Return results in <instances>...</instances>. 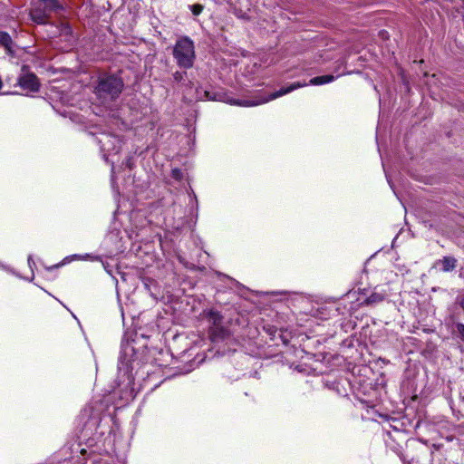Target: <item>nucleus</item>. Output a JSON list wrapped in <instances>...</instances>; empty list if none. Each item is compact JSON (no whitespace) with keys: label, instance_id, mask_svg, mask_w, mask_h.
Segmentation results:
<instances>
[{"label":"nucleus","instance_id":"f257e3e1","mask_svg":"<svg viewBox=\"0 0 464 464\" xmlns=\"http://www.w3.org/2000/svg\"><path fill=\"white\" fill-rule=\"evenodd\" d=\"M124 87L121 76L111 72H100L93 85V93L102 103L107 104L119 98Z\"/></svg>","mask_w":464,"mask_h":464},{"label":"nucleus","instance_id":"f03ea898","mask_svg":"<svg viewBox=\"0 0 464 464\" xmlns=\"http://www.w3.org/2000/svg\"><path fill=\"white\" fill-rule=\"evenodd\" d=\"M173 56L179 67L191 68L196 58L193 41L188 36L178 39L173 49Z\"/></svg>","mask_w":464,"mask_h":464},{"label":"nucleus","instance_id":"7ed1b4c3","mask_svg":"<svg viewBox=\"0 0 464 464\" xmlns=\"http://www.w3.org/2000/svg\"><path fill=\"white\" fill-rule=\"evenodd\" d=\"M222 314L215 310L208 312L209 326V337L213 342L226 339L229 335L228 328L223 324Z\"/></svg>","mask_w":464,"mask_h":464},{"label":"nucleus","instance_id":"20e7f679","mask_svg":"<svg viewBox=\"0 0 464 464\" xmlns=\"http://www.w3.org/2000/svg\"><path fill=\"white\" fill-rule=\"evenodd\" d=\"M55 9H47L45 5H41L39 3H34V7L31 9L30 15L33 21L37 24H45L50 14Z\"/></svg>","mask_w":464,"mask_h":464},{"label":"nucleus","instance_id":"39448f33","mask_svg":"<svg viewBox=\"0 0 464 464\" xmlns=\"http://www.w3.org/2000/svg\"><path fill=\"white\" fill-rule=\"evenodd\" d=\"M19 85L26 91L36 92L39 89L37 77L33 73H26L18 80Z\"/></svg>","mask_w":464,"mask_h":464},{"label":"nucleus","instance_id":"423d86ee","mask_svg":"<svg viewBox=\"0 0 464 464\" xmlns=\"http://www.w3.org/2000/svg\"><path fill=\"white\" fill-rule=\"evenodd\" d=\"M307 83L306 82H294L292 84H290L288 87H285V88H281L279 91L277 92H273L269 98L266 100V102L268 101H271V100H275L278 97H281L283 95H285L298 88H301V87H304V86H306Z\"/></svg>","mask_w":464,"mask_h":464},{"label":"nucleus","instance_id":"0eeeda50","mask_svg":"<svg viewBox=\"0 0 464 464\" xmlns=\"http://www.w3.org/2000/svg\"><path fill=\"white\" fill-rule=\"evenodd\" d=\"M442 266V271L450 272L456 268L457 259L452 256H444L441 260L438 261Z\"/></svg>","mask_w":464,"mask_h":464},{"label":"nucleus","instance_id":"6e6552de","mask_svg":"<svg viewBox=\"0 0 464 464\" xmlns=\"http://www.w3.org/2000/svg\"><path fill=\"white\" fill-rule=\"evenodd\" d=\"M0 46L4 47L7 53H13V41L7 33L0 32Z\"/></svg>","mask_w":464,"mask_h":464},{"label":"nucleus","instance_id":"1a4fd4ad","mask_svg":"<svg viewBox=\"0 0 464 464\" xmlns=\"http://www.w3.org/2000/svg\"><path fill=\"white\" fill-rule=\"evenodd\" d=\"M334 80V75H322V76H316L310 80V84L312 85H322L325 83H329Z\"/></svg>","mask_w":464,"mask_h":464},{"label":"nucleus","instance_id":"9d476101","mask_svg":"<svg viewBox=\"0 0 464 464\" xmlns=\"http://www.w3.org/2000/svg\"><path fill=\"white\" fill-rule=\"evenodd\" d=\"M384 300V295L381 293H372L363 302L366 305L379 304Z\"/></svg>","mask_w":464,"mask_h":464},{"label":"nucleus","instance_id":"9b49d317","mask_svg":"<svg viewBox=\"0 0 464 464\" xmlns=\"http://www.w3.org/2000/svg\"><path fill=\"white\" fill-rule=\"evenodd\" d=\"M41 5H45L47 9H57L59 4L57 0H38Z\"/></svg>","mask_w":464,"mask_h":464},{"label":"nucleus","instance_id":"f8f14e48","mask_svg":"<svg viewBox=\"0 0 464 464\" xmlns=\"http://www.w3.org/2000/svg\"><path fill=\"white\" fill-rule=\"evenodd\" d=\"M189 8L194 15H198L202 13L204 6L201 4H194Z\"/></svg>","mask_w":464,"mask_h":464},{"label":"nucleus","instance_id":"ddd939ff","mask_svg":"<svg viewBox=\"0 0 464 464\" xmlns=\"http://www.w3.org/2000/svg\"><path fill=\"white\" fill-rule=\"evenodd\" d=\"M173 77L176 81L179 82L183 79V73L182 72H176L174 74H173Z\"/></svg>","mask_w":464,"mask_h":464},{"label":"nucleus","instance_id":"4468645a","mask_svg":"<svg viewBox=\"0 0 464 464\" xmlns=\"http://www.w3.org/2000/svg\"><path fill=\"white\" fill-rule=\"evenodd\" d=\"M458 331L461 336V338L464 340V324H458Z\"/></svg>","mask_w":464,"mask_h":464},{"label":"nucleus","instance_id":"2eb2a0df","mask_svg":"<svg viewBox=\"0 0 464 464\" xmlns=\"http://www.w3.org/2000/svg\"><path fill=\"white\" fill-rule=\"evenodd\" d=\"M233 103L237 104V105H245V106H246V105H250V103H248V102H233Z\"/></svg>","mask_w":464,"mask_h":464},{"label":"nucleus","instance_id":"dca6fc26","mask_svg":"<svg viewBox=\"0 0 464 464\" xmlns=\"http://www.w3.org/2000/svg\"><path fill=\"white\" fill-rule=\"evenodd\" d=\"M62 266V264H57L54 266V267H60Z\"/></svg>","mask_w":464,"mask_h":464}]
</instances>
